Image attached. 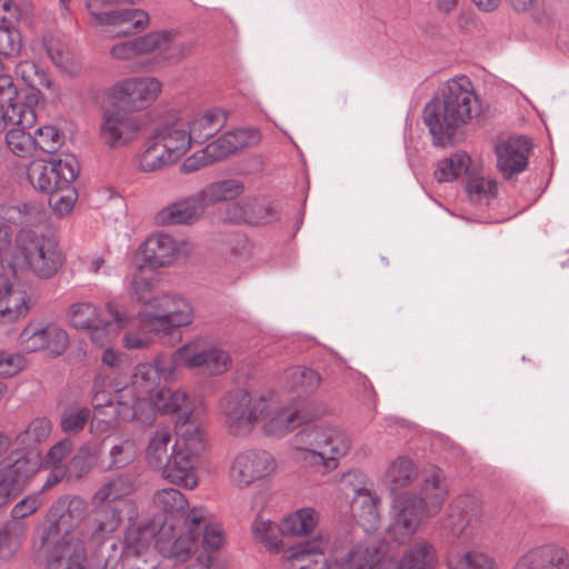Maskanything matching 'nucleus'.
<instances>
[{"instance_id":"f257e3e1","label":"nucleus","mask_w":569,"mask_h":569,"mask_svg":"<svg viewBox=\"0 0 569 569\" xmlns=\"http://www.w3.org/2000/svg\"><path fill=\"white\" fill-rule=\"evenodd\" d=\"M231 365L230 356L218 348H202L198 343L180 347L171 355H159L153 363L134 367L131 383L121 388L117 397V416L124 421L148 426L154 421V408L150 401L161 388V379L174 378L178 368H202L210 375L226 372Z\"/></svg>"},{"instance_id":"f03ea898","label":"nucleus","mask_w":569,"mask_h":569,"mask_svg":"<svg viewBox=\"0 0 569 569\" xmlns=\"http://www.w3.org/2000/svg\"><path fill=\"white\" fill-rule=\"evenodd\" d=\"M328 546V540L319 536L290 547L287 558L290 561L309 562L299 569H436V550L426 540L410 546L401 560L383 556L382 543H359L341 558H327Z\"/></svg>"},{"instance_id":"7ed1b4c3","label":"nucleus","mask_w":569,"mask_h":569,"mask_svg":"<svg viewBox=\"0 0 569 569\" xmlns=\"http://www.w3.org/2000/svg\"><path fill=\"white\" fill-rule=\"evenodd\" d=\"M480 113L478 96L471 81L456 77L442 88L423 108L422 118L432 137L433 144H451L457 131Z\"/></svg>"},{"instance_id":"20e7f679","label":"nucleus","mask_w":569,"mask_h":569,"mask_svg":"<svg viewBox=\"0 0 569 569\" xmlns=\"http://www.w3.org/2000/svg\"><path fill=\"white\" fill-rule=\"evenodd\" d=\"M154 271L156 268L144 262L137 266L131 278V296L143 302L139 311L141 321L153 331L167 335L191 323L193 311L190 303L180 297L162 295L148 299L156 282Z\"/></svg>"},{"instance_id":"39448f33","label":"nucleus","mask_w":569,"mask_h":569,"mask_svg":"<svg viewBox=\"0 0 569 569\" xmlns=\"http://www.w3.org/2000/svg\"><path fill=\"white\" fill-rule=\"evenodd\" d=\"M447 497L445 476L440 469H435L423 479L418 493L406 492L395 500L388 527L390 536L399 541L411 537L421 518L437 515Z\"/></svg>"},{"instance_id":"423d86ee","label":"nucleus","mask_w":569,"mask_h":569,"mask_svg":"<svg viewBox=\"0 0 569 569\" xmlns=\"http://www.w3.org/2000/svg\"><path fill=\"white\" fill-rule=\"evenodd\" d=\"M88 512V505L84 499L79 496H62L57 499L50 507L47 513V526L43 528L40 545L44 547L52 543L51 550L47 555V565L60 551L70 549L72 560L79 556V565L83 566L84 556L82 550V532L81 529L86 515Z\"/></svg>"},{"instance_id":"0eeeda50","label":"nucleus","mask_w":569,"mask_h":569,"mask_svg":"<svg viewBox=\"0 0 569 569\" xmlns=\"http://www.w3.org/2000/svg\"><path fill=\"white\" fill-rule=\"evenodd\" d=\"M18 269L26 268L40 279L52 278L64 257L54 237L21 229L16 236Z\"/></svg>"},{"instance_id":"6e6552de","label":"nucleus","mask_w":569,"mask_h":569,"mask_svg":"<svg viewBox=\"0 0 569 569\" xmlns=\"http://www.w3.org/2000/svg\"><path fill=\"white\" fill-rule=\"evenodd\" d=\"M292 447L300 453L298 458L311 465L336 461L350 449L348 436L330 426H306L296 433Z\"/></svg>"},{"instance_id":"1a4fd4ad","label":"nucleus","mask_w":569,"mask_h":569,"mask_svg":"<svg viewBox=\"0 0 569 569\" xmlns=\"http://www.w3.org/2000/svg\"><path fill=\"white\" fill-rule=\"evenodd\" d=\"M202 509L193 507L184 519L186 532L177 536L173 522L164 521L156 528L152 536H157L154 549L174 563L188 561L194 551L201 533Z\"/></svg>"},{"instance_id":"9d476101","label":"nucleus","mask_w":569,"mask_h":569,"mask_svg":"<svg viewBox=\"0 0 569 569\" xmlns=\"http://www.w3.org/2000/svg\"><path fill=\"white\" fill-rule=\"evenodd\" d=\"M221 409L229 432L241 437L249 435L259 418L267 415L268 400L264 396L238 388L223 397Z\"/></svg>"},{"instance_id":"9b49d317","label":"nucleus","mask_w":569,"mask_h":569,"mask_svg":"<svg viewBox=\"0 0 569 569\" xmlns=\"http://www.w3.org/2000/svg\"><path fill=\"white\" fill-rule=\"evenodd\" d=\"M319 517L313 508H301L284 517L281 523L258 517L252 523V531L269 550L278 551L284 547L283 538L288 536H307L318 525Z\"/></svg>"},{"instance_id":"f8f14e48","label":"nucleus","mask_w":569,"mask_h":569,"mask_svg":"<svg viewBox=\"0 0 569 569\" xmlns=\"http://www.w3.org/2000/svg\"><path fill=\"white\" fill-rule=\"evenodd\" d=\"M139 0H87L86 7L96 23L101 27L111 28L108 30L112 36L127 37L137 31L143 30L149 16L139 9H112L118 4H134Z\"/></svg>"},{"instance_id":"ddd939ff","label":"nucleus","mask_w":569,"mask_h":569,"mask_svg":"<svg viewBox=\"0 0 569 569\" xmlns=\"http://www.w3.org/2000/svg\"><path fill=\"white\" fill-rule=\"evenodd\" d=\"M38 452L11 453L0 461V509L17 499L40 470Z\"/></svg>"},{"instance_id":"4468645a","label":"nucleus","mask_w":569,"mask_h":569,"mask_svg":"<svg viewBox=\"0 0 569 569\" xmlns=\"http://www.w3.org/2000/svg\"><path fill=\"white\" fill-rule=\"evenodd\" d=\"M80 167L76 156L60 153L48 160L33 161L28 169L30 183L43 193L68 187L79 176Z\"/></svg>"},{"instance_id":"2eb2a0df","label":"nucleus","mask_w":569,"mask_h":569,"mask_svg":"<svg viewBox=\"0 0 569 569\" xmlns=\"http://www.w3.org/2000/svg\"><path fill=\"white\" fill-rule=\"evenodd\" d=\"M160 89V82L154 78L124 79L114 84L111 106L136 114L156 100Z\"/></svg>"},{"instance_id":"dca6fc26","label":"nucleus","mask_w":569,"mask_h":569,"mask_svg":"<svg viewBox=\"0 0 569 569\" xmlns=\"http://www.w3.org/2000/svg\"><path fill=\"white\" fill-rule=\"evenodd\" d=\"M276 470L272 455L266 450L250 449L238 453L229 470L231 482L238 488H247Z\"/></svg>"},{"instance_id":"f3484780","label":"nucleus","mask_w":569,"mask_h":569,"mask_svg":"<svg viewBox=\"0 0 569 569\" xmlns=\"http://www.w3.org/2000/svg\"><path fill=\"white\" fill-rule=\"evenodd\" d=\"M90 519L87 523V532H82L83 538L99 537L114 533L122 521V513L126 509H132L133 505L129 502H117L106 497L94 493L91 498Z\"/></svg>"},{"instance_id":"a211bd4d","label":"nucleus","mask_w":569,"mask_h":569,"mask_svg":"<svg viewBox=\"0 0 569 569\" xmlns=\"http://www.w3.org/2000/svg\"><path fill=\"white\" fill-rule=\"evenodd\" d=\"M142 124L138 114L123 112L111 106L103 111L100 137L104 144L116 149L130 142Z\"/></svg>"},{"instance_id":"6ab92c4d","label":"nucleus","mask_w":569,"mask_h":569,"mask_svg":"<svg viewBox=\"0 0 569 569\" xmlns=\"http://www.w3.org/2000/svg\"><path fill=\"white\" fill-rule=\"evenodd\" d=\"M19 345L23 351H48L51 357L62 355L68 345V333L54 325L29 323L19 335Z\"/></svg>"},{"instance_id":"aec40b11","label":"nucleus","mask_w":569,"mask_h":569,"mask_svg":"<svg viewBox=\"0 0 569 569\" xmlns=\"http://www.w3.org/2000/svg\"><path fill=\"white\" fill-rule=\"evenodd\" d=\"M151 536L149 529L141 525L128 527L121 549L122 569H156V565L147 559Z\"/></svg>"},{"instance_id":"412c9836","label":"nucleus","mask_w":569,"mask_h":569,"mask_svg":"<svg viewBox=\"0 0 569 569\" xmlns=\"http://www.w3.org/2000/svg\"><path fill=\"white\" fill-rule=\"evenodd\" d=\"M530 150L529 140L521 136L496 144L497 168L506 180L526 170Z\"/></svg>"},{"instance_id":"4be33fe9","label":"nucleus","mask_w":569,"mask_h":569,"mask_svg":"<svg viewBox=\"0 0 569 569\" xmlns=\"http://www.w3.org/2000/svg\"><path fill=\"white\" fill-rule=\"evenodd\" d=\"M153 506L158 510L154 515L150 526H146L149 532L152 535L156 532V528L161 526V522L170 521L177 526L180 520L184 523V519L189 511L187 498L174 488H166L154 492Z\"/></svg>"},{"instance_id":"5701e85b","label":"nucleus","mask_w":569,"mask_h":569,"mask_svg":"<svg viewBox=\"0 0 569 569\" xmlns=\"http://www.w3.org/2000/svg\"><path fill=\"white\" fill-rule=\"evenodd\" d=\"M481 518V506L472 497H460L448 508L443 527L455 536H470Z\"/></svg>"},{"instance_id":"b1692460","label":"nucleus","mask_w":569,"mask_h":569,"mask_svg":"<svg viewBox=\"0 0 569 569\" xmlns=\"http://www.w3.org/2000/svg\"><path fill=\"white\" fill-rule=\"evenodd\" d=\"M206 209L198 191L161 209L156 214L154 221L158 226L191 224L204 214Z\"/></svg>"},{"instance_id":"393cba45","label":"nucleus","mask_w":569,"mask_h":569,"mask_svg":"<svg viewBox=\"0 0 569 569\" xmlns=\"http://www.w3.org/2000/svg\"><path fill=\"white\" fill-rule=\"evenodd\" d=\"M197 458L190 455V452L181 450L180 443L176 442L171 456L161 467L162 476L172 483L187 489H193L198 483L194 470Z\"/></svg>"},{"instance_id":"a878e982","label":"nucleus","mask_w":569,"mask_h":569,"mask_svg":"<svg viewBox=\"0 0 569 569\" xmlns=\"http://www.w3.org/2000/svg\"><path fill=\"white\" fill-rule=\"evenodd\" d=\"M143 262L151 268L171 264L179 252L177 241L168 233L158 232L150 236L140 247Z\"/></svg>"},{"instance_id":"bb28decb","label":"nucleus","mask_w":569,"mask_h":569,"mask_svg":"<svg viewBox=\"0 0 569 569\" xmlns=\"http://www.w3.org/2000/svg\"><path fill=\"white\" fill-rule=\"evenodd\" d=\"M31 308L28 295L13 289L10 279L0 274V322L13 321L24 317Z\"/></svg>"},{"instance_id":"cd10ccee","label":"nucleus","mask_w":569,"mask_h":569,"mask_svg":"<svg viewBox=\"0 0 569 569\" xmlns=\"http://www.w3.org/2000/svg\"><path fill=\"white\" fill-rule=\"evenodd\" d=\"M253 129H237L228 131L204 147L209 162L221 161L248 146L250 140L257 139Z\"/></svg>"},{"instance_id":"c85d7f7f","label":"nucleus","mask_w":569,"mask_h":569,"mask_svg":"<svg viewBox=\"0 0 569 569\" xmlns=\"http://www.w3.org/2000/svg\"><path fill=\"white\" fill-rule=\"evenodd\" d=\"M227 120V112L220 108H210L194 114L188 123L192 142L204 143L226 126Z\"/></svg>"},{"instance_id":"c756f323","label":"nucleus","mask_w":569,"mask_h":569,"mask_svg":"<svg viewBox=\"0 0 569 569\" xmlns=\"http://www.w3.org/2000/svg\"><path fill=\"white\" fill-rule=\"evenodd\" d=\"M152 137L176 161L180 159L188 151L191 143H193L189 131L178 123L159 127Z\"/></svg>"},{"instance_id":"7c9ffc66","label":"nucleus","mask_w":569,"mask_h":569,"mask_svg":"<svg viewBox=\"0 0 569 569\" xmlns=\"http://www.w3.org/2000/svg\"><path fill=\"white\" fill-rule=\"evenodd\" d=\"M150 401L154 412L157 410L163 415L180 412L179 421L183 420L184 425L190 420L189 398L184 391L161 387Z\"/></svg>"},{"instance_id":"2f4dec72","label":"nucleus","mask_w":569,"mask_h":569,"mask_svg":"<svg viewBox=\"0 0 569 569\" xmlns=\"http://www.w3.org/2000/svg\"><path fill=\"white\" fill-rule=\"evenodd\" d=\"M96 540L93 537H87L82 540V550H90L98 563H103L106 567L109 565L122 562L121 549L123 541L121 542L113 533L104 535ZM86 557V555L83 553Z\"/></svg>"},{"instance_id":"473e14b6","label":"nucleus","mask_w":569,"mask_h":569,"mask_svg":"<svg viewBox=\"0 0 569 569\" xmlns=\"http://www.w3.org/2000/svg\"><path fill=\"white\" fill-rule=\"evenodd\" d=\"M36 108L37 106L24 102H0V132L6 131L9 126L31 128L37 120Z\"/></svg>"},{"instance_id":"72a5a7b5","label":"nucleus","mask_w":569,"mask_h":569,"mask_svg":"<svg viewBox=\"0 0 569 569\" xmlns=\"http://www.w3.org/2000/svg\"><path fill=\"white\" fill-rule=\"evenodd\" d=\"M127 323L123 317L112 303L107 305V312L102 317L101 323H96L90 330V338L93 343L104 347L110 340L117 336L118 331Z\"/></svg>"},{"instance_id":"f704fd0d","label":"nucleus","mask_w":569,"mask_h":569,"mask_svg":"<svg viewBox=\"0 0 569 569\" xmlns=\"http://www.w3.org/2000/svg\"><path fill=\"white\" fill-rule=\"evenodd\" d=\"M244 191V184L238 179H223L211 182L199 192L208 208L218 202L230 201L238 198Z\"/></svg>"},{"instance_id":"c9c22d12","label":"nucleus","mask_w":569,"mask_h":569,"mask_svg":"<svg viewBox=\"0 0 569 569\" xmlns=\"http://www.w3.org/2000/svg\"><path fill=\"white\" fill-rule=\"evenodd\" d=\"M44 211L33 203H18L3 206L0 210V218L3 221L16 226H34L43 220Z\"/></svg>"},{"instance_id":"e433bc0d","label":"nucleus","mask_w":569,"mask_h":569,"mask_svg":"<svg viewBox=\"0 0 569 569\" xmlns=\"http://www.w3.org/2000/svg\"><path fill=\"white\" fill-rule=\"evenodd\" d=\"M106 312L107 306L99 308L90 302H74L70 306L68 316L74 329L89 331L96 323H101Z\"/></svg>"},{"instance_id":"4c0bfd02","label":"nucleus","mask_w":569,"mask_h":569,"mask_svg":"<svg viewBox=\"0 0 569 569\" xmlns=\"http://www.w3.org/2000/svg\"><path fill=\"white\" fill-rule=\"evenodd\" d=\"M16 74L24 82V89L33 90L37 104L39 103L41 88L51 89L54 86L44 69L33 61L24 60L19 62L16 66Z\"/></svg>"},{"instance_id":"58836bf2","label":"nucleus","mask_w":569,"mask_h":569,"mask_svg":"<svg viewBox=\"0 0 569 569\" xmlns=\"http://www.w3.org/2000/svg\"><path fill=\"white\" fill-rule=\"evenodd\" d=\"M26 536V525L8 521L0 530V560L9 561L19 550Z\"/></svg>"},{"instance_id":"ea45409f","label":"nucleus","mask_w":569,"mask_h":569,"mask_svg":"<svg viewBox=\"0 0 569 569\" xmlns=\"http://www.w3.org/2000/svg\"><path fill=\"white\" fill-rule=\"evenodd\" d=\"M51 432V422L47 418H36L28 427L16 437L18 449L24 452H34L33 449L38 443L46 440Z\"/></svg>"},{"instance_id":"a19ab883","label":"nucleus","mask_w":569,"mask_h":569,"mask_svg":"<svg viewBox=\"0 0 569 569\" xmlns=\"http://www.w3.org/2000/svg\"><path fill=\"white\" fill-rule=\"evenodd\" d=\"M176 162L157 141L151 137L138 160L139 169L143 172H153Z\"/></svg>"},{"instance_id":"79ce46f5","label":"nucleus","mask_w":569,"mask_h":569,"mask_svg":"<svg viewBox=\"0 0 569 569\" xmlns=\"http://www.w3.org/2000/svg\"><path fill=\"white\" fill-rule=\"evenodd\" d=\"M134 490V477L130 473H121L102 485L96 493L112 501L132 503L126 497L130 496Z\"/></svg>"},{"instance_id":"37998d69","label":"nucleus","mask_w":569,"mask_h":569,"mask_svg":"<svg viewBox=\"0 0 569 569\" xmlns=\"http://www.w3.org/2000/svg\"><path fill=\"white\" fill-rule=\"evenodd\" d=\"M469 164L470 157L463 151H457L438 162L435 177L439 182L452 181L462 172H467Z\"/></svg>"},{"instance_id":"c03bdc74","label":"nucleus","mask_w":569,"mask_h":569,"mask_svg":"<svg viewBox=\"0 0 569 569\" xmlns=\"http://www.w3.org/2000/svg\"><path fill=\"white\" fill-rule=\"evenodd\" d=\"M448 569H493V561L479 551H450L447 557Z\"/></svg>"},{"instance_id":"a18cd8bd","label":"nucleus","mask_w":569,"mask_h":569,"mask_svg":"<svg viewBox=\"0 0 569 569\" xmlns=\"http://www.w3.org/2000/svg\"><path fill=\"white\" fill-rule=\"evenodd\" d=\"M380 499L377 495L367 490L359 489L358 496L352 501V509L358 517L363 520V526L375 527L379 520L378 503Z\"/></svg>"},{"instance_id":"49530a36","label":"nucleus","mask_w":569,"mask_h":569,"mask_svg":"<svg viewBox=\"0 0 569 569\" xmlns=\"http://www.w3.org/2000/svg\"><path fill=\"white\" fill-rule=\"evenodd\" d=\"M91 417V410L87 407L68 406L60 413V428L68 436H74L82 431Z\"/></svg>"},{"instance_id":"de8ad7c7","label":"nucleus","mask_w":569,"mask_h":569,"mask_svg":"<svg viewBox=\"0 0 569 569\" xmlns=\"http://www.w3.org/2000/svg\"><path fill=\"white\" fill-rule=\"evenodd\" d=\"M173 36L170 31L149 32L134 38L138 56L157 52H167L172 44Z\"/></svg>"},{"instance_id":"09e8293b","label":"nucleus","mask_w":569,"mask_h":569,"mask_svg":"<svg viewBox=\"0 0 569 569\" xmlns=\"http://www.w3.org/2000/svg\"><path fill=\"white\" fill-rule=\"evenodd\" d=\"M417 477V469L411 459L399 457L387 471V480L391 485V490L406 487Z\"/></svg>"},{"instance_id":"8fccbe9b","label":"nucleus","mask_w":569,"mask_h":569,"mask_svg":"<svg viewBox=\"0 0 569 569\" xmlns=\"http://www.w3.org/2000/svg\"><path fill=\"white\" fill-rule=\"evenodd\" d=\"M180 422V439L177 440V442L180 443L181 450L190 452V455L198 457L206 450V442L202 429L199 426L189 423L190 420L186 425L183 423V420Z\"/></svg>"},{"instance_id":"3c124183","label":"nucleus","mask_w":569,"mask_h":569,"mask_svg":"<svg viewBox=\"0 0 569 569\" xmlns=\"http://www.w3.org/2000/svg\"><path fill=\"white\" fill-rule=\"evenodd\" d=\"M136 459V445L132 440H119L109 449L107 470L120 469L130 465Z\"/></svg>"},{"instance_id":"603ef678","label":"nucleus","mask_w":569,"mask_h":569,"mask_svg":"<svg viewBox=\"0 0 569 569\" xmlns=\"http://www.w3.org/2000/svg\"><path fill=\"white\" fill-rule=\"evenodd\" d=\"M24 102L29 106H37L36 93L32 89H18L10 76H0V102Z\"/></svg>"},{"instance_id":"864d4df0","label":"nucleus","mask_w":569,"mask_h":569,"mask_svg":"<svg viewBox=\"0 0 569 569\" xmlns=\"http://www.w3.org/2000/svg\"><path fill=\"white\" fill-rule=\"evenodd\" d=\"M307 419H309L308 413L301 409V403L297 402L278 412L268 427L274 426L280 431H291Z\"/></svg>"},{"instance_id":"5fc2aeb1","label":"nucleus","mask_w":569,"mask_h":569,"mask_svg":"<svg viewBox=\"0 0 569 569\" xmlns=\"http://www.w3.org/2000/svg\"><path fill=\"white\" fill-rule=\"evenodd\" d=\"M93 451L89 447H82L71 460L64 465L67 481H76L84 477L91 469Z\"/></svg>"},{"instance_id":"6e6d98bb","label":"nucleus","mask_w":569,"mask_h":569,"mask_svg":"<svg viewBox=\"0 0 569 569\" xmlns=\"http://www.w3.org/2000/svg\"><path fill=\"white\" fill-rule=\"evenodd\" d=\"M466 191L471 201L488 204L489 200L497 193V183L495 180L472 177L467 181Z\"/></svg>"},{"instance_id":"4d7b16f0","label":"nucleus","mask_w":569,"mask_h":569,"mask_svg":"<svg viewBox=\"0 0 569 569\" xmlns=\"http://www.w3.org/2000/svg\"><path fill=\"white\" fill-rule=\"evenodd\" d=\"M48 194L49 204L59 217L68 214L73 209L78 198L77 190L72 187V183H68L66 188L52 190Z\"/></svg>"},{"instance_id":"13d9d810","label":"nucleus","mask_w":569,"mask_h":569,"mask_svg":"<svg viewBox=\"0 0 569 569\" xmlns=\"http://www.w3.org/2000/svg\"><path fill=\"white\" fill-rule=\"evenodd\" d=\"M22 36L14 24L0 26V54L13 58L20 54Z\"/></svg>"},{"instance_id":"bf43d9fd","label":"nucleus","mask_w":569,"mask_h":569,"mask_svg":"<svg viewBox=\"0 0 569 569\" xmlns=\"http://www.w3.org/2000/svg\"><path fill=\"white\" fill-rule=\"evenodd\" d=\"M12 243V231L3 222H0V274L16 276L18 272V261L10 260L9 253Z\"/></svg>"},{"instance_id":"052dcab7","label":"nucleus","mask_w":569,"mask_h":569,"mask_svg":"<svg viewBox=\"0 0 569 569\" xmlns=\"http://www.w3.org/2000/svg\"><path fill=\"white\" fill-rule=\"evenodd\" d=\"M171 440L167 431H157L150 439L147 448V458L149 463L154 468H161L167 459V448Z\"/></svg>"},{"instance_id":"680f3d73","label":"nucleus","mask_w":569,"mask_h":569,"mask_svg":"<svg viewBox=\"0 0 569 569\" xmlns=\"http://www.w3.org/2000/svg\"><path fill=\"white\" fill-rule=\"evenodd\" d=\"M254 223H268L279 218V204L274 201H257L250 206Z\"/></svg>"},{"instance_id":"e2e57ef3","label":"nucleus","mask_w":569,"mask_h":569,"mask_svg":"<svg viewBox=\"0 0 569 569\" xmlns=\"http://www.w3.org/2000/svg\"><path fill=\"white\" fill-rule=\"evenodd\" d=\"M31 136L23 128L10 129L6 133V142L9 149L18 157H24L31 144Z\"/></svg>"},{"instance_id":"0e129e2a","label":"nucleus","mask_w":569,"mask_h":569,"mask_svg":"<svg viewBox=\"0 0 569 569\" xmlns=\"http://www.w3.org/2000/svg\"><path fill=\"white\" fill-rule=\"evenodd\" d=\"M36 134L39 137L38 144L41 150L50 156H56L54 152L60 147V134L56 127L44 126L36 130Z\"/></svg>"},{"instance_id":"69168bd1","label":"nucleus","mask_w":569,"mask_h":569,"mask_svg":"<svg viewBox=\"0 0 569 569\" xmlns=\"http://www.w3.org/2000/svg\"><path fill=\"white\" fill-rule=\"evenodd\" d=\"M290 377L296 383L306 388L307 391H313L318 388L321 380V377L317 371L306 367L293 368L290 371Z\"/></svg>"},{"instance_id":"338daca9","label":"nucleus","mask_w":569,"mask_h":569,"mask_svg":"<svg viewBox=\"0 0 569 569\" xmlns=\"http://www.w3.org/2000/svg\"><path fill=\"white\" fill-rule=\"evenodd\" d=\"M40 493H32L20 500L11 510L12 521H18L34 513L41 506Z\"/></svg>"},{"instance_id":"774afa93","label":"nucleus","mask_w":569,"mask_h":569,"mask_svg":"<svg viewBox=\"0 0 569 569\" xmlns=\"http://www.w3.org/2000/svg\"><path fill=\"white\" fill-rule=\"evenodd\" d=\"M201 533L200 537L202 547L206 551H216L218 550L223 542V536L222 532L218 529L210 528L207 523V519L204 517V513L202 512V520H201Z\"/></svg>"}]
</instances>
